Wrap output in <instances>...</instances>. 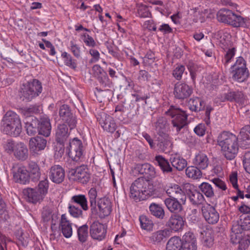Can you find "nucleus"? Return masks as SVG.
Wrapping results in <instances>:
<instances>
[{"mask_svg":"<svg viewBox=\"0 0 250 250\" xmlns=\"http://www.w3.org/2000/svg\"><path fill=\"white\" fill-rule=\"evenodd\" d=\"M192 92V88L185 83L179 82L174 85L173 95L177 99L183 100L187 99Z\"/></svg>","mask_w":250,"mask_h":250,"instance_id":"nucleus-11","label":"nucleus"},{"mask_svg":"<svg viewBox=\"0 0 250 250\" xmlns=\"http://www.w3.org/2000/svg\"><path fill=\"white\" fill-rule=\"evenodd\" d=\"M232 70L247 69L246 62L243 58L239 57L237 58L235 63L232 66Z\"/></svg>","mask_w":250,"mask_h":250,"instance_id":"nucleus-53","label":"nucleus"},{"mask_svg":"<svg viewBox=\"0 0 250 250\" xmlns=\"http://www.w3.org/2000/svg\"><path fill=\"white\" fill-rule=\"evenodd\" d=\"M185 223V220L183 217L179 214H173L170 217L167 225L171 230L177 231L183 229Z\"/></svg>","mask_w":250,"mask_h":250,"instance_id":"nucleus-22","label":"nucleus"},{"mask_svg":"<svg viewBox=\"0 0 250 250\" xmlns=\"http://www.w3.org/2000/svg\"><path fill=\"white\" fill-rule=\"evenodd\" d=\"M185 70V67L184 65L177 64L172 71V76L176 80L180 81L182 78V76Z\"/></svg>","mask_w":250,"mask_h":250,"instance_id":"nucleus-48","label":"nucleus"},{"mask_svg":"<svg viewBox=\"0 0 250 250\" xmlns=\"http://www.w3.org/2000/svg\"><path fill=\"white\" fill-rule=\"evenodd\" d=\"M47 141L41 137L37 136L31 138L29 142V148L33 155H38L39 152L44 150L46 146Z\"/></svg>","mask_w":250,"mask_h":250,"instance_id":"nucleus-15","label":"nucleus"},{"mask_svg":"<svg viewBox=\"0 0 250 250\" xmlns=\"http://www.w3.org/2000/svg\"><path fill=\"white\" fill-rule=\"evenodd\" d=\"M61 56L63 60L64 64L70 68L75 69L77 67L76 61L73 59L71 55L66 52L62 53Z\"/></svg>","mask_w":250,"mask_h":250,"instance_id":"nucleus-44","label":"nucleus"},{"mask_svg":"<svg viewBox=\"0 0 250 250\" xmlns=\"http://www.w3.org/2000/svg\"><path fill=\"white\" fill-rule=\"evenodd\" d=\"M182 250H196V240L194 234L188 231L183 236Z\"/></svg>","mask_w":250,"mask_h":250,"instance_id":"nucleus-20","label":"nucleus"},{"mask_svg":"<svg viewBox=\"0 0 250 250\" xmlns=\"http://www.w3.org/2000/svg\"><path fill=\"white\" fill-rule=\"evenodd\" d=\"M201 193L207 198H212L214 196V192L211 185L208 183L203 182L199 186Z\"/></svg>","mask_w":250,"mask_h":250,"instance_id":"nucleus-40","label":"nucleus"},{"mask_svg":"<svg viewBox=\"0 0 250 250\" xmlns=\"http://www.w3.org/2000/svg\"><path fill=\"white\" fill-rule=\"evenodd\" d=\"M202 213L205 219L208 224H215L219 221V213L215 208L209 204L202 206Z\"/></svg>","mask_w":250,"mask_h":250,"instance_id":"nucleus-13","label":"nucleus"},{"mask_svg":"<svg viewBox=\"0 0 250 250\" xmlns=\"http://www.w3.org/2000/svg\"><path fill=\"white\" fill-rule=\"evenodd\" d=\"M59 114L62 119L68 125H75L78 123L76 117L73 116L69 106L66 104H63L61 106Z\"/></svg>","mask_w":250,"mask_h":250,"instance_id":"nucleus-21","label":"nucleus"},{"mask_svg":"<svg viewBox=\"0 0 250 250\" xmlns=\"http://www.w3.org/2000/svg\"><path fill=\"white\" fill-rule=\"evenodd\" d=\"M138 14L141 18H148L151 15L147 7L144 5L140 6L138 10Z\"/></svg>","mask_w":250,"mask_h":250,"instance_id":"nucleus-55","label":"nucleus"},{"mask_svg":"<svg viewBox=\"0 0 250 250\" xmlns=\"http://www.w3.org/2000/svg\"><path fill=\"white\" fill-rule=\"evenodd\" d=\"M5 152L13 154L18 160L24 161L28 156V150L26 146L22 142H15L12 140H7L3 145Z\"/></svg>","mask_w":250,"mask_h":250,"instance_id":"nucleus-5","label":"nucleus"},{"mask_svg":"<svg viewBox=\"0 0 250 250\" xmlns=\"http://www.w3.org/2000/svg\"><path fill=\"white\" fill-rule=\"evenodd\" d=\"M172 166L178 170H182L187 166V161L177 155H172L170 158Z\"/></svg>","mask_w":250,"mask_h":250,"instance_id":"nucleus-34","label":"nucleus"},{"mask_svg":"<svg viewBox=\"0 0 250 250\" xmlns=\"http://www.w3.org/2000/svg\"><path fill=\"white\" fill-rule=\"evenodd\" d=\"M234 14V13L231 10L224 8L218 12L217 18L218 21L229 24Z\"/></svg>","mask_w":250,"mask_h":250,"instance_id":"nucleus-31","label":"nucleus"},{"mask_svg":"<svg viewBox=\"0 0 250 250\" xmlns=\"http://www.w3.org/2000/svg\"><path fill=\"white\" fill-rule=\"evenodd\" d=\"M229 181L234 188L238 189L237 174L236 173H232L230 175Z\"/></svg>","mask_w":250,"mask_h":250,"instance_id":"nucleus-63","label":"nucleus"},{"mask_svg":"<svg viewBox=\"0 0 250 250\" xmlns=\"http://www.w3.org/2000/svg\"><path fill=\"white\" fill-rule=\"evenodd\" d=\"M48 175L50 179L53 182L60 184L64 180V170L61 166L54 165L50 168Z\"/></svg>","mask_w":250,"mask_h":250,"instance_id":"nucleus-19","label":"nucleus"},{"mask_svg":"<svg viewBox=\"0 0 250 250\" xmlns=\"http://www.w3.org/2000/svg\"><path fill=\"white\" fill-rule=\"evenodd\" d=\"M104 73L103 77H99L98 80L101 84L105 87L108 85L109 80L106 73L105 72Z\"/></svg>","mask_w":250,"mask_h":250,"instance_id":"nucleus-61","label":"nucleus"},{"mask_svg":"<svg viewBox=\"0 0 250 250\" xmlns=\"http://www.w3.org/2000/svg\"><path fill=\"white\" fill-rule=\"evenodd\" d=\"M211 181L217 187L220 189L223 190H225L227 189V186L225 183L222 180L219 178H213Z\"/></svg>","mask_w":250,"mask_h":250,"instance_id":"nucleus-58","label":"nucleus"},{"mask_svg":"<svg viewBox=\"0 0 250 250\" xmlns=\"http://www.w3.org/2000/svg\"><path fill=\"white\" fill-rule=\"evenodd\" d=\"M82 39L86 46L94 47L96 43L94 39L86 33H84L81 36Z\"/></svg>","mask_w":250,"mask_h":250,"instance_id":"nucleus-52","label":"nucleus"},{"mask_svg":"<svg viewBox=\"0 0 250 250\" xmlns=\"http://www.w3.org/2000/svg\"><path fill=\"white\" fill-rule=\"evenodd\" d=\"M51 126H39L38 133L40 135L48 137L50 134Z\"/></svg>","mask_w":250,"mask_h":250,"instance_id":"nucleus-57","label":"nucleus"},{"mask_svg":"<svg viewBox=\"0 0 250 250\" xmlns=\"http://www.w3.org/2000/svg\"><path fill=\"white\" fill-rule=\"evenodd\" d=\"M182 204L179 199L167 198L165 200V204L171 212H181L183 209Z\"/></svg>","mask_w":250,"mask_h":250,"instance_id":"nucleus-24","label":"nucleus"},{"mask_svg":"<svg viewBox=\"0 0 250 250\" xmlns=\"http://www.w3.org/2000/svg\"><path fill=\"white\" fill-rule=\"evenodd\" d=\"M242 231L243 229L240 225L237 224L233 225L230 234V240L233 244H239V250H245L248 247L250 241H245L246 244L243 246L242 243H244L245 241L242 240Z\"/></svg>","mask_w":250,"mask_h":250,"instance_id":"nucleus-10","label":"nucleus"},{"mask_svg":"<svg viewBox=\"0 0 250 250\" xmlns=\"http://www.w3.org/2000/svg\"><path fill=\"white\" fill-rule=\"evenodd\" d=\"M98 206L104 216H107L110 214L112 210V206L110 200L106 197L101 198L98 203Z\"/></svg>","mask_w":250,"mask_h":250,"instance_id":"nucleus-28","label":"nucleus"},{"mask_svg":"<svg viewBox=\"0 0 250 250\" xmlns=\"http://www.w3.org/2000/svg\"><path fill=\"white\" fill-rule=\"evenodd\" d=\"M188 106L191 111L198 112L204 109L205 103L201 98L195 97L189 99Z\"/></svg>","mask_w":250,"mask_h":250,"instance_id":"nucleus-27","label":"nucleus"},{"mask_svg":"<svg viewBox=\"0 0 250 250\" xmlns=\"http://www.w3.org/2000/svg\"><path fill=\"white\" fill-rule=\"evenodd\" d=\"M154 194L153 185L143 177L136 180L130 188V197L136 201L146 200Z\"/></svg>","mask_w":250,"mask_h":250,"instance_id":"nucleus-2","label":"nucleus"},{"mask_svg":"<svg viewBox=\"0 0 250 250\" xmlns=\"http://www.w3.org/2000/svg\"><path fill=\"white\" fill-rule=\"evenodd\" d=\"M0 129L6 134L17 137L21 133L22 128L21 126H1Z\"/></svg>","mask_w":250,"mask_h":250,"instance_id":"nucleus-38","label":"nucleus"},{"mask_svg":"<svg viewBox=\"0 0 250 250\" xmlns=\"http://www.w3.org/2000/svg\"><path fill=\"white\" fill-rule=\"evenodd\" d=\"M59 215L53 211L52 207L45 206L43 208L42 212V218L43 222L51 221V228L53 229L58 222Z\"/></svg>","mask_w":250,"mask_h":250,"instance_id":"nucleus-18","label":"nucleus"},{"mask_svg":"<svg viewBox=\"0 0 250 250\" xmlns=\"http://www.w3.org/2000/svg\"><path fill=\"white\" fill-rule=\"evenodd\" d=\"M82 148L81 141L77 138H74L69 142L67 148L69 156L74 161H79L83 156Z\"/></svg>","mask_w":250,"mask_h":250,"instance_id":"nucleus-8","label":"nucleus"},{"mask_svg":"<svg viewBox=\"0 0 250 250\" xmlns=\"http://www.w3.org/2000/svg\"><path fill=\"white\" fill-rule=\"evenodd\" d=\"M88 197L90 203V206L92 211L96 210L97 197V191L95 188H91L88 191Z\"/></svg>","mask_w":250,"mask_h":250,"instance_id":"nucleus-43","label":"nucleus"},{"mask_svg":"<svg viewBox=\"0 0 250 250\" xmlns=\"http://www.w3.org/2000/svg\"><path fill=\"white\" fill-rule=\"evenodd\" d=\"M186 174L188 177L193 179H199L202 175L200 168L196 166L188 167L186 170Z\"/></svg>","mask_w":250,"mask_h":250,"instance_id":"nucleus-42","label":"nucleus"},{"mask_svg":"<svg viewBox=\"0 0 250 250\" xmlns=\"http://www.w3.org/2000/svg\"><path fill=\"white\" fill-rule=\"evenodd\" d=\"M240 226L244 229H250V213L244 218L242 225Z\"/></svg>","mask_w":250,"mask_h":250,"instance_id":"nucleus-64","label":"nucleus"},{"mask_svg":"<svg viewBox=\"0 0 250 250\" xmlns=\"http://www.w3.org/2000/svg\"><path fill=\"white\" fill-rule=\"evenodd\" d=\"M166 114L171 117L173 125H187V115L184 111L176 108L174 106H170Z\"/></svg>","mask_w":250,"mask_h":250,"instance_id":"nucleus-7","label":"nucleus"},{"mask_svg":"<svg viewBox=\"0 0 250 250\" xmlns=\"http://www.w3.org/2000/svg\"><path fill=\"white\" fill-rule=\"evenodd\" d=\"M158 31L164 34H169L172 32V29L168 24L163 23L158 28Z\"/></svg>","mask_w":250,"mask_h":250,"instance_id":"nucleus-59","label":"nucleus"},{"mask_svg":"<svg viewBox=\"0 0 250 250\" xmlns=\"http://www.w3.org/2000/svg\"><path fill=\"white\" fill-rule=\"evenodd\" d=\"M202 243L204 247H211L213 245L214 238L211 233L209 231H206L202 233Z\"/></svg>","mask_w":250,"mask_h":250,"instance_id":"nucleus-46","label":"nucleus"},{"mask_svg":"<svg viewBox=\"0 0 250 250\" xmlns=\"http://www.w3.org/2000/svg\"><path fill=\"white\" fill-rule=\"evenodd\" d=\"M15 181L21 184L25 185L29 182V174L26 167L21 166L14 168L13 171Z\"/></svg>","mask_w":250,"mask_h":250,"instance_id":"nucleus-17","label":"nucleus"},{"mask_svg":"<svg viewBox=\"0 0 250 250\" xmlns=\"http://www.w3.org/2000/svg\"><path fill=\"white\" fill-rule=\"evenodd\" d=\"M69 48L74 55V56L77 58H79L81 56V48L73 41L70 42V46Z\"/></svg>","mask_w":250,"mask_h":250,"instance_id":"nucleus-54","label":"nucleus"},{"mask_svg":"<svg viewBox=\"0 0 250 250\" xmlns=\"http://www.w3.org/2000/svg\"><path fill=\"white\" fill-rule=\"evenodd\" d=\"M156 163L160 167L163 172H170L172 170L168 162L161 155L156 156L155 158Z\"/></svg>","mask_w":250,"mask_h":250,"instance_id":"nucleus-36","label":"nucleus"},{"mask_svg":"<svg viewBox=\"0 0 250 250\" xmlns=\"http://www.w3.org/2000/svg\"><path fill=\"white\" fill-rule=\"evenodd\" d=\"M39 126H26V132L28 135L34 136L38 132Z\"/></svg>","mask_w":250,"mask_h":250,"instance_id":"nucleus-62","label":"nucleus"},{"mask_svg":"<svg viewBox=\"0 0 250 250\" xmlns=\"http://www.w3.org/2000/svg\"><path fill=\"white\" fill-rule=\"evenodd\" d=\"M106 233L105 226L98 221L92 223L90 227V234L93 239L102 241L104 239Z\"/></svg>","mask_w":250,"mask_h":250,"instance_id":"nucleus-14","label":"nucleus"},{"mask_svg":"<svg viewBox=\"0 0 250 250\" xmlns=\"http://www.w3.org/2000/svg\"><path fill=\"white\" fill-rule=\"evenodd\" d=\"M59 228L65 238H68L72 236L73 233L72 223L67 220L65 214H62L61 216Z\"/></svg>","mask_w":250,"mask_h":250,"instance_id":"nucleus-23","label":"nucleus"},{"mask_svg":"<svg viewBox=\"0 0 250 250\" xmlns=\"http://www.w3.org/2000/svg\"><path fill=\"white\" fill-rule=\"evenodd\" d=\"M155 55L151 51H148L143 58V62L145 64H149L154 62Z\"/></svg>","mask_w":250,"mask_h":250,"instance_id":"nucleus-56","label":"nucleus"},{"mask_svg":"<svg viewBox=\"0 0 250 250\" xmlns=\"http://www.w3.org/2000/svg\"><path fill=\"white\" fill-rule=\"evenodd\" d=\"M144 25L146 26V28L149 31H157L156 24L152 20L146 21L145 22Z\"/></svg>","mask_w":250,"mask_h":250,"instance_id":"nucleus-60","label":"nucleus"},{"mask_svg":"<svg viewBox=\"0 0 250 250\" xmlns=\"http://www.w3.org/2000/svg\"><path fill=\"white\" fill-rule=\"evenodd\" d=\"M167 250H183L181 239L179 237H171L167 243Z\"/></svg>","mask_w":250,"mask_h":250,"instance_id":"nucleus-39","label":"nucleus"},{"mask_svg":"<svg viewBox=\"0 0 250 250\" xmlns=\"http://www.w3.org/2000/svg\"><path fill=\"white\" fill-rule=\"evenodd\" d=\"M68 211L70 214L75 218H80L82 217L83 211L78 207L71 204H68Z\"/></svg>","mask_w":250,"mask_h":250,"instance_id":"nucleus-49","label":"nucleus"},{"mask_svg":"<svg viewBox=\"0 0 250 250\" xmlns=\"http://www.w3.org/2000/svg\"><path fill=\"white\" fill-rule=\"evenodd\" d=\"M229 24L235 27H244L247 25L246 19L240 16L236 15L235 13L233 15V18H232V20H231Z\"/></svg>","mask_w":250,"mask_h":250,"instance_id":"nucleus-47","label":"nucleus"},{"mask_svg":"<svg viewBox=\"0 0 250 250\" xmlns=\"http://www.w3.org/2000/svg\"><path fill=\"white\" fill-rule=\"evenodd\" d=\"M42 83L37 79H32L23 83L20 87L19 96L22 101L30 102L42 92Z\"/></svg>","mask_w":250,"mask_h":250,"instance_id":"nucleus-3","label":"nucleus"},{"mask_svg":"<svg viewBox=\"0 0 250 250\" xmlns=\"http://www.w3.org/2000/svg\"><path fill=\"white\" fill-rule=\"evenodd\" d=\"M171 231L169 229L165 228L153 232L149 237V241L154 245H159L165 242L170 236Z\"/></svg>","mask_w":250,"mask_h":250,"instance_id":"nucleus-16","label":"nucleus"},{"mask_svg":"<svg viewBox=\"0 0 250 250\" xmlns=\"http://www.w3.org/2000/svg\"><path fill=\"white\" fill-rule=\"evenodd\" d=\"M2 122L4 125H21L19 116L14 112L7 111L4 116Z\"/></svg>","mask_w":250,"mask_h":250,"instance_id":"nucleus-29","label":"nucleus"},{"mask_svg":"<svg viewBox=\"0 0 250 250\" xmlns=\"http://www.w3.org/2000/svg\"><path fill=\"white\" fill-rule=\"evenodd\" d=\"M193 163L200 169H205L208 166L209 160L206 154L199 152L195 155L193 159Z\"/></svg>","mask_w":250,"mask_h":250,"instance_id":"nucleus-26","label":"nucleus"},{"mask_svg":"<svg viewBox=\"0 0 250 250\" xmlns=\"http://www.w3.org/2000/svg\"><path fill=\"white\" fill-rule=\"evenodd\" d=\"M149 208L152 215L159 219H163L164 218L165 211L160 205L152 203L150 205Z\"/></svg>","mask_w":250,"mask_h":250,"instance_id":"nucleus-41","label":"nucleus"},{"mask_svg":"<svg viewBox=\"0 0 250 250\" xmlns=\"http://www.w3.org/2000/svg\"><path fill=\"white\" fill-rule=\"evenodd\" d=\"M68 177L71 180L85 184L89 181L90 175L87 168L84 166H82L69 170Z\"/></svg>","mask_w":250,"mask_h":250,"instance_id":"nucleus-6","label":"nucleus"},{"mask_svg":"<svg viewBox=\"0 0 250 250\" xmlns=\"http://www.w3.org/2000/svg\"><path fill=\"white\" fill-rule=\"evenodd\" d=\"M69 135L67 126H58L56 132V141L59 143H63Z\"/></svg>","mask_w":250,"mask_h":250,"instance_id":"nucleus-35","label":"nucleus"},{"mask_svg":"<svg viewBox=\"0 0 250 250\" xmlns=\"http://www.w3.org/2000/svg\"><path fill=\"white\" fill-rule=\"evenodd\" d=\"M235 52V49L234 47L229 49L227 51L222 60V62L225 66H227L228 64V63L230 62L231 59L234 57Z\"/></svg>","mask_w":250,"mask_h":250,"instance_id":"nucleus-51","label":"nucleus"},{"mask_svg":"<svg viewBox=\"0 0 250 250\" xmlns=\"http://www.w3.org/2000/svg\"><path fill=\"white\" fill-rule=\"evenodd\" d=\"M48 181L45 179L40 182L37 187L25 188L22 192L28 202L36 204L43 200L48 192Z\"/></svg>","mask_w":250,"mask_h":250,"instance_id":"nucleus-4","label":"nucleus"},{"mask_svg":"<svg viewBox=\"0 0 250 250\" xmlns=\"http://www.w3.org/2000/svg\"><path fill=\"white\" fill-rule=\"evenodd\" d=\"M88 227L87 225H83L77 229V234L79 240L82 243L85 242L88 238Z\"/></svg>","mask_w":250,"mask_h":250,"instance_id":"nucleus-45","label":"nucleus"},{"mask_svg":"<svg viewBox=\"0 0 250 250\" xmlns=\"http://www.w3.org/2000/svg\"><path fill=\"white\" fill-rule=\"evenodd\" d=\"M69 204L79 205L83 210L88 209V202L85 195L78 194L73 196L70 199Z\"/></svg>","mask_w":250,"mask_h":250,"instance_id":"nucleus-30","label":"nucleus"},{"mask_svg":"<svg viewBox=\"0 0 250 250\" xmlns=\"http://www.w3.org/2000/svg\"><path fill=\"white\" fill-rule=\"evenodd\" d=\"M141 228L145 230H150L153 227L151 220L148 219L145 216H142L139 218Z\"/></svg>","mask_w":250,"mask_h":250,"instance_id":"nucleus-50","label":"nucleus"},{"mask_svg":"<svg viewBox=\"0 0 250 250\" xmlns=\"http://www.w3.org/2000/svg\"><path fill=\"white\" fill-rule=\"evenodd\" d=\"M166 193L169 198L179 199L183 204H185L187 199L185 191L178 185L169 184L166 189Z\"/></svg>","mask_w":250,"mask_h":250,"instance_id":"nucleus-12","label":"nucleus"},{"mask_svg":"<svg viewBox=\"0 0 250 250\" xmlns=\"http://www.w3.org/2000/svg\"><path fill=\"white\" fill-rule=\"evenodd\" d=\"M97 122L101 125H113L115 122L113 118L104 112H101L96 116Z\"/></svg>","mask_w":250,"mask_h":250,"instance_id":"nucleus-37","label":"nucleus"},{"mask_svg":"<svg viewBox=\"0 0 250 250\" xmlns=\"http://www.w3.org/2000/svg\"><path fill=\"white\" fill-rule=\"evenodd\" d=\"M184 189L186 195L188 196L190 203L193 205H198L203 203L205 198L202 193L194 189V186L189 183L184 185Z\"/></svg>","mask_w":250,"mask_h":250,"instance_id":"nucleus-9","label":"nucleus"},{"mask_svg":"<svg viewBox=\"0 0 250 250\" xmlns=\"http://www.w3.org/2000/svg\"><path fill=\"white\" fill-rule=\"evenodd\" d=\"M217 142L227 159L231 160L235 158L239 150L238 138L235 135L224 131L218 136Z\"/></svg>","mask_w":250,"mask_h":250,"instance_id":"nucleus-1","label":"nucleus"},{"mask_svg":"<svg viewBox=\"0 0 250 250\" xmlns=\"http://www.w3.org/2000/svg\"><path fill=\"white\" fill-rule=\"evenodd\" d=\"M241 147L246 149L250 147V126H244L239 133Z\"/></svg>","mask_w":250,"mask_h":250,"instance_id":"nucleus-25","label":"nucleus"},{"mask_svg":"<svg viewBox=\"0 0 250 250\" xmlns=\"http://www.w3.org/2000/svg\"><path fill=\"white\" fill-rule=\"evenodd\" d=\"M231 73L233 80L239 83H242L246 81L250 75L248 69L232 70Z\"/></svg>","mask_w":250,"mask_h":250,"instance_id":"nucleus-32","label":"nucleus"},{"mask_svg":"<svg viewBox=\"0 0 250 250\" xmlns=\"http://www.w3.org/2000/svg\"><path fill=\"white\" fill-rule=\"evenodd\" d=\"M29 179L31 178L34 181H38L41 176L40 169L38 164L34 162H30L28 167Z\"/></svg>","mask_w":250,"mask_h":250,"instance_id":"nucleus-33","label":"nucleus"}]
</instances>
